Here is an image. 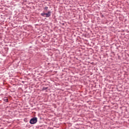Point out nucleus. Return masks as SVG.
Instances as JSON below:
<instances>
[{
  "label": "nucleus",
  "instance_id": "f257e3e1",
  "mask_svg": "<svg viewBox=\"0 0 129 129\" xmlns=\"http://www.w3.org/2000/svg\"><path fill=\"white\" fill-rule=\"evenodd\" d=\"M38 121V119L37 117H33L32 119H31L30 121V123L31 124H35V123H37V121Z\"/></svg>",
  "mask_w": 129,
  "mask_h": 129
},
{
  "label": "nucleus",
  "instance_id": "f03ea898",
  "mask_svg": "<svg viewBox=\"0 0 129 129\" xmlns=\"http://www.w3.org/2000/svg\"><path fill=\"white\" fill-rule=\"evenodd\" d=\"M51 16V12L48 11L47 13H45V18H49Z\"/></svg>",
  "mask_w": 129,
  "mask_h": 129
},
{
  "label": "nucleus",
  "instance_id": "7ed1b4c3",
  "mask_svg": "<svg viewBox=\"0 0 129 129\" xmlns=\"http://www.w3.org/2000/svg\"><path fill=\"white\" fill-rule=\"evenodd\" d=\"M41 15L42 16V17H44L45 18L46 13H41Z\"/></svg>",
  "mask_w": 129,
  "mask_h": 129
},
{
  "label": "nucleus",
  "instance_id": "20e7f679",
  "mask_svg": "<svg viewBox=\"0 0 129 129\" xmlns=\"http://www.w3.org/2000/svg\"><path fill=\"white\" fill-rule=\"evenodd\" d=\"M6 101L8 102V99H6Z\"/></svg>",
  "mask_w": 129,
  "mask_h": 129
}]
</instances>
